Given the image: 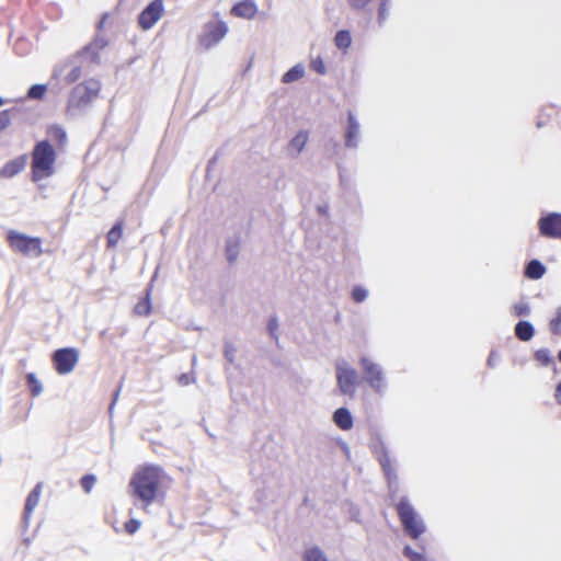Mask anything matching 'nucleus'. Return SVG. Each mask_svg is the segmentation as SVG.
Segmentation results:
<instances>
[{"instance_id":"nucleus-1","label":"nucleus","mask_w":561,"mask_h":561,"mask_svg":"<svg viewBox=\"0 0 561 561\" xmlns=\"http://www.w3.org/2000/svg\"><path fill=\"white\" fill-rule=\"evenodd\" d=\"M163 470L157 465H146L134 473L129 481L133 496L146 505H150L157 497Z\"/></svg>"},{"instance_id":"nucleus-2","label":"nucleus","mask_w":561,"mask_h":561,"mask_svg":"<svg viewBox=\"0 0 561 561\" xmlns=\"http://www.w3.org/2000/svg\"><path fill=\"white\" fill-rule=\"evenodd\" d=\"M369 448L375 459L379 463L382 474L386 479L388 497L392 503L396 502L397 504L399 501V476L390 458L388 446L380 433H375L371 436Z\"/></svg>"},{"instance_id":"nucleus-3","label":"nucleus","mask_w":561,"mask_h":561,"mask_svg":"<svg viewBox=\"0 0 561 561\" xmlns=\"http://www.w3.org/2000/svg\"><path fill=\"white\" fill-rule=\"evenodd\" d=\"M31 180L37 183L55 173L57 153L49 139L35 142L31 152Z\"/></svg>"},{"instance_id":"nucleus-4","label":"nucleus","mask_w":561,"mask_h":561,"mask_svg":"<svg viewBox=\"0 0 561 561\" xmlns=\"http://www.w3.org/2000/svg\"><path fill=\"white\" fill-rule=\"evenodd\" d=\"M396 511L404 534L417 540L425 531L426 525L423 518L415 511L408 496H401L396 505Z\"/></svg>"},{"instance_id":"nucleus-5","label":"nucleus","mask_w":561,"mask_h":561,"mask_svg":"<svg viewBox=\"0 0 561 561\" xmlns=\"http://www.w3.org/2000/svg\"><path fill=\"white\" fill-rule=\"evenodd\" d=\"M101 90L99 80L90 79L78 83L70 91L67 102V113L69 115H78L87 108L92 100L98 96Z\"/></svg>"},{"instance_id":"nucleus-6","label":"nucleus","mask_w":561,"mask_h":561,"mask_svg":"<svg viewBox=\"0 0 561 561\" xmlns=\"http://www.w3.org/2000/svg\"><path fill=\"white\" fill-rule=\"evenodd\" d=\"M359 365L364 381L379 396L387 390V380L382 367L367 356H360Z\"/></svg>"},{"instance_id":"nucleus-7","label":"nucleus","mask_w":561,"mask_h":561,"mask_svg":"<svg viewBox=\"0 0 561 561\" xmlns=\"http://www.w3.org/2000/svg\"><path fill=\"white\" fill-rule=\"evenodd\" d=\"M335 378L339 391L353 398L359 385L358 373L345 360L335 363Z\"/></svg>"},{"instance_id":"nucleus-8","label":"nucleus","mask_w":561,"mask_h":561,"mask_svg":"<svg viewBox=\"0 0 561 561\" xmlns=\"http://www.w3.org/2000/svg\"><path fill=\"white\" fill-rule=\"evenodd\" d=\"M7 242L12 250L20 252L24 255L38 256L42 254V240L38 237H31L28 234L10 230L7 233Z\"/></svg>"},{"instance_id":"nucleus-9","label":"nucleus","mask_w":561,"mask_h":561,"mask_svg":"<svg viewBox=\"0 0 561 561\" xmlns=\"http://www.w3.org/2000/svg\"><path fill=\"white\" fill-rule=\"evenodd\" d=\"M79 360V351L76 347H60L53 352L51 362L59 375L70 374Z\"/></svg>"},{"instance_id":"nucleus-10","label":"nucleus","mask_w":561,"mask_h":561,"mask_svg":"<svg viewBox=\"0 0 561 561\" xmlns=\"http://www.w3.org/2000/svg\"><path fill=\"white\" fill-rule=\"evenodd\" d=\"M228 33L225 21L209 22L205 25L203 34L198 36V43L205 49L216 46Z\"/></svg>"},{"instance_id":"nucleus-11","label":"nucleus","mask_w":561,"mask_h":561,"mask_svg":"<svg viewBox=\"0 0 561 561\" xmlns=\"http://www.w3.org/2000/svg\"><path fill=\"white\" fill-rule=\"evenodd\" d=\"M540 236L550 239H561V213H543L537 222Z\"/></svg>"},{"instance_id":"nucleus-12","label":"nucleus","mask_w":561,"mask_h":561,"mask_svg":"<svg viewBox=\"0 0 561 561\" xmlns=\"http://www.w3.org/2000/svg\"><path fill=\"white\" fill-rule=\"evenodd\" d=\"M164 12L163 0H151L138 14V25L148 31L161 19Z\"/></svg>"},{"instance_id":"nucleus-13","label":"nucleus","mask_w":561,"mask_h":561,"mask_svg":"<svg viewBox=\"0 0 561 561\" xmlns=\"http://www.w3.org/2000/svg\"><path fill=\"white\" fill-rule=\"evenodd\" d=\"M108 45V41L104 35L100 33L95 34L93 39L84 45L81 49L76 53L77 57H83L91 64L100 65L101 56L100 53Z\"/></svg>"},{"instance_id":"nucleus-14","label":"nucleus","mask_w":561,"mask_h":561,"mask_svg":"<svg viewBox=\"0 0 561 561\" xmlns=\"http://www.w3.org/2000/svg\"><path fill=\"white\" fill-rule=\"evenodd\" d=\"M278 467L277 460L267 458L266 460L263 459L262 456L259 457V459H254L252 461V465L250 467V473L255 478H261L263 480V483L265 482V477L274 474Z\"/></svg>"},{"instance_id":"nucleus-15","label":"nucleus","mask_w":561,"mask_h":561,"mask_svg":"<svg viewBox=\"0 0 561 561\" xmlns=\"http://www.w3.org/2000/svg\"><path fill=\"white\" fill-rule=\"evenodd\" d=\"M360 126L352 111L347 113V125L344 134V145L348 149H355L359 142Z\"/></svg>"},{"instance_id":"nucleus-16","label":"nucleus","mask_w":561,"mask_h":561,"mask_svg":"<svg viewBox=\"0 0 561 561\" xmlns=\"http://www.w3.org/2000/svg\"><path fill=\"white\" fill-rule=\"evenodd\" d=\"M27 154L23 153L14 159H11L7 161L1 168H0V178L1 179H12L19 173H21L26 164H27Z\"/></svg>"},{"instance_id":"nucleus-17","label":"nucleus","mask_w":561,"mask_h":561,"mask_svg":"<svg viewBox=\"0 0 561 561\" xmlns=\"http://www.w3.org/2000/svg\"><path fill=\"white\" fill-rule=\"evenodd\" d=\"M41 493L42 482H38L26 496L22 514V523L24 525V528L28 527L32 513L39 502Z\"/></svg>"},{"instance_id":"nucleus-18","label":"nucleus","mask_w":561,"mask_h":561,"mask_svg":"<svg viewBox=\"0 0 561 561\" xmlns=\"http://www.w3.org/2000/svg\"><path fill=\"white\" fill-rule=\"evenodd\" d=\"M257 12V5L254 0H240L231 8V14L242 19H253Z\"/></svg>"},{"instance_id":"nucleus-19","label":"nucleus","mask_w":561,"mask_h":561,"mask_svg":"<svg viewBox=\"0 0 561 561\" xmlns=\"http://www.w3.org/2000/svg\"><path fill=\"white\" fill-rule=\"evenodd\" d=\"M332 421L341 431H350L354 426V417L346 407L337 408L332 414Z\"/></svg>"},{"instance_id":"nucleus-20","label":"nucleus","mask_w":561,"mask_h":561,"mask_svg":"<svg viewBox=\"0 0 561 561\" xmlns=\"http://www.w3.org/2000/svg\"><path fill=\"white\" fill-rule=\"evenodd\" d=\"M156 276H157V272L154 273L150 283L146 286L144 297L140 298L134 307V312L138 316H149L151 313V310H152L151 293H152V287H153L152 282L154 280Z\"/></svg>"},{"instance_id":"nucleus-21","label":"nucleus","mask_w":561,"mask_h":561,"mask_svg":"<svg viewBox=\"0 0 561 561\" xmlns=\"http://www.w3.org/2000/svg\"><path fill=\"white\" fill-rule=\"evenodd\" d=\"M547 272L546 265L538 259L529 260L524 267V276L531 280H538Z\"/></svg>"},{"instance_id":"nucleus-22","label":"nucleus","mask_w":561,"mask_h":561,"mask_svg":"<svg viewBox=\"0 0 561 561\" xmlns=\"http://www.w3.org/2000/svg\"><path fill=\"white\" fill-rule=\"evenodd\" d=\"M514 333L519 341L528 342L535 336L536 329L530 321L520 319L514 327Z\"/></svg>"},{"instance_id":"nucleus-23","label":"nucleus","mask_w":561,"mask_h":561,"mask_svg":"<svg viewBox=\"0 0 561 561\" xmlns=\"http://www.w3.org/2000/svg\"><path fill=\"white\" fill-rule=\"evenodd\" d=\"M240 252V238H229L225 243V253L227 261L232 264L237 261Z\"/></svg>"},{"instance_id":"nucleus-24","label":"nucleus","mask_w":561,"mask_h":561,"mask_svg":"<svg viewBox=\"0 0 561 561\" xmlns=\"http://www.w3.org/2000/svg\"><path fill=\"white\" fill-rule=\"evenodd\" d=\"M305 66L302 64H296L284 72L282 76V82L285 84L296 82L305 76Z\"/></svg>"},{"instance_id":"nucleus-25","label":"nucleus","mask_w":561,"mask_h":561,"mask_svg":"<svg viewBox=\"0 0 561 561\" xmlns=\"http://www.w3.org/2000/svg\"><path fill=\"white\" fill-rule=\"evenodd\" d=\"M534 358L543 367H549V366L553 365V371L556 374L558 373L554 359H553L550 351L547 347H541V348L535 351Z\"/></svg>"},{"instance_id":"nucleus-26","label":"nucleus","mask_w":561,"mask_h":561,"mask_svg":"<svg viewBox=\"0 0 561 561\" xmlns=\"http://www.w3.org/2000/svg\"><path fill=\"white\" fill-rule=\"evenodd\" d=\"M123 228H124L123 221L117 220L112 226V228L108 230V232L106 234V242H107L108 248H113L118 243V240L121 239V237L123 234Z\"/></svg>"},{"instance_id":"nucleus-27","label":"nucleus","mask_w":561,"mask_h":561,"mask_svg":"<svg viewBox=\"0 0 561 561\" xmlns=\"http://www.w3.org/2000/svg\"><path fill=\"white\" fill-rule=\"evenodd\" d=\"M334 45L341 49L346 50L351 47L352 44V35L348 30H339L334 35Z\"/></svg>"},{"instance_id":"nucleus-28","label":"nucleus","mask_w":561,"mask_h":561,"mask_svg":"<svg viewBox=\"0 0 561 561\" xmlns=\"http://www.w3.org/2000/svg\"><path fill=\"white\" fill-rule=\"evenodd\" d=\"M25 381L32 397H38L43 392V385L35 373H27Z\"/></svg>"},{"instance_id":"nucleus-29","label":"nucleus","mask_w":561,"mask_h":561,"mask_svg":"<svg viewBox=\"0 0 561 561\" xmlns=\"http://www.w3.org/2000/svg\"><path fill=\"white\" fill-rule=\"evenodd\" d=\"M309 134L307 130H299L289 141V147L296 149L300 153L308 141Z\"/></svg>"},{"instance_id":"nucleus-30","label":"nucleus","mask_w":561,"mask_h":561,"mask_svg":"<svg viewBox=\"0 0 561 561\" xmlns=\"http://www.w3.org/2000/svg\"><path fill=\"white\" fill-rule=\"evenodd\" d=\"M9 110H16L18 113L11 115V122L18 125L31 123V112L23 106H12Z\"/></svg>"},{"instance_id":"nucleus-31","label":"nucleus","mask_w":561,"mask_h":561,"mask_svg":"<svg viewBox=\"0 0 561 561\" xmlns=\"http://www.w3.org/2000/svg\"><path fill=\"white\" fill-rule=\"evenodd\" d=\"M48 136L59 145H64L67 140V133L64 127L55 124L48 127Z\"/></svg>"},{"instance_id":"nucleus-32","label":"nucleus","mask_w":561,"mask_h":561,"mask_svg":"<svg viewBox=\"0 0 561 561\" xmlns=\"http://www.w3.org/2000/svg\"><path fill=\"white\" fill-rule=\"evenodd\" d=\"M304 561H329V559L320 547L313 546L305 551Z\"/></svg>"},{"instance_id":"nucleus-33","label":"nucleus","mask_w":561,"mask_h":561,"mask_svg":"<svg viewBox=\"0 0 561 561\" xmlns=\"http://www.w3.org/2000/svg\"><path fill=\"white\" fill-rule=\"evenodd\" d=\"M47 92V85L44 83L32 84L27 92L26 98L30 100H43Z\"/></svg>"},{"instance_id":"nucleus-34","label":"nucleus","mask_w":561,"mask_h":561,"mask_svg":"<svg viewBox=\"0 0 561 561\" xmlns=\"http://www.w3.org/2000/svg\"><path fill=\"white\" fill-rule=\"evenodd\" d=\"M391 0H379L378 12H377V23L380 27H382L388 20L389 9H390Z\"/></svg>"},{"instance_id":"nucleus-35","label":"nucleus","mask_w":561,"mask_h":561,"mask_svg":"<svg viewBox=\"0 0 561 561\" xmlns=\"http://www.w3.org/2000/svg\"><path fill=\"white\" fill-rule=\"evenodd\" d=\"M76 58H77V56L75 54L72 56L67 57L65 60L60 61L59 64L55 65V67L53 69L51 78L58 79L68 67L72 66L75 64Z\"/></svg>"},{"instance_id":"nucleus-36","label":"nucleus","mask_w":561,"mask_h":561,"mask_svg":"<svg viewBox=\"0 0 561 561\" xmlns=\"http://www.w3.org/2000/svg\"><path fill=\"white\" fill-rule=\"evenodd\" d=\"M368 297V290L362 285L353 286L351 290V298L354 302L360 304Z\"/></svg>"},{"instance_id":"nucleus-37","label":"nucleus","mask_w":561,"mask_h":561,"mask_svg":"<svg viewBox=\"0 0 561 561\" xmlns=\"http://www.w3.org/2000/svg\"><path fill=\"white\" fill-rule=\"evenodd\" d=\"M402 554L409 559V561H427L424 553L415 551L410 545H404Z\"/></svg>"},{"instance_id":"nucleus-38","label":"nucleus","mask_w":561,"mask_h":561,"mask_svg":"<svg viewBox=\"0 0 561 561\" xmlns=\"http://www.w3.org/2000/svg\"><path fill=\"white\" fill-rule=\"evenodd\" d=\"M549 330L553 335H561V306L556 309L554 317L549 321Z\"/></svg>"},{"instance_id":"nucleus-39","label":"nucleus","mask_w":561,"mask_h":561,"mask_svg":"<svg viewBox=\"0 0 561 561\" xmlns=\"http://www.w3.org/2000/svg\"><path fill=\"white\" fill-rule=\"evenodd\" d=\"M14 113H18V111L9 108L0 111V134L12 124L11 115Z\"/></svg>"},{"instance_id":"nucleus-40","label":"nucleus","mask_w":561,"mask_h":561,"mask_svg":"<svg viewBox=\"0 0 561 561\" xmlns=\"http://www.w3.org/2000/svg\"><path fill=\"white\" fill-rule=\"evenodd\" d=\"M278 327H279V321H278L277 316L276 314L271 316L268 318L266 329H267V332L271 335V337L273 340H275L276 342L278 341Z\"/></svg>"},{"instance_id":"nucleus-41","label":"nucleus","mask_w":561,"mask_h":561,"mask_svg":"<svg viewBox=\"0 0 561 561\" xmlns=\"http://www.w3.org/2000/svg\"><path fill=\"white\" fill-rule=\"evenodd\" d=\"M96 482V476L87 473L80 479V485L85 493H90Z\"/></svg>"},{"instance_id":"nucleus-42","label":"nucleus","mask_w":561,"mask_h":561,"mask_svg":"<svg viewBox=\"0 0 561 561\" xmlns=\"http://www.w3.org/2000/svg\"><path fill=\"white\" fill-rule=\"evenodd\" d=\"M236 353H237L236 346L231 342L226 341L225 344H224V356H225V359L229 364H233L234 363Z\"/></svg>"},{"instance_id":"nucleus-43","label":"nucleus","mask_w":561,"mask_h":561,"mask_svg":"<svg viewBox=\"0 0 561 561\" xmlns=\"http://www.w3.org/2000/svg\"><path fill=\"white\" fill-rule=\"evenodd\" d=\"M340 149L341 145L335 138H330L324 146L325 153L330 158L337 154L340 152Z\"/></svg>"},{"instance_id":"nucleus-44","label":"nucleus","mask_w":561,"mask_h":561,"mask_svg":"<svg viewBox=\"0 0 561 561\" xmlns=\"http://www.w3.org/2000/svg\"><path fill=\"white\" fill-rule=\"evenodd\" d=\"M530 311L528 302H518L513 306V314L515 317H527L530 314Z\"/></svg>"},{"instance_id":"nucleus-45","label":"nucleus","mask_w":561,"mask_h":561,"mask_svg":"<svg viewBox=\"0 0 561 561\" xmlns=\"http://www.w3.org/2000/svg\"><path fill=\"white\" fill-rule=\"evenodd\" d=\"M310 68H311L314 72H317V73H319V75H321V76H323V75H325V73H327V67H325V64H324L323 59H322L320 56H318L317 58H314V59H312V60H311V62H310Z\"/></svg>"},{"instance_id":"nucleus-46","label":"nucleus","mask_w":561,"mask_h":561,"mask_svg":"<svg viewBox=\"0 0 561 561\" xmlns=\"http://www.w3.org/2000/svg\"><path fill=\"white\" fill-rule=\"evenodd\" d=\"M81 77V67L80 66H73L72 69L67 73L65 77V81L67 84L75 83L78 81Z\"/></svg>"},{"instance_id":"nucleus-47","label":"nucleus","mask_w":561,"mask_h":561,"mask_svg":"<svg viewBox=\"0 0 561 561\" xmlns=\"http://www.w3.org/2000/svg\"><path fill=\"white\" fill-rule=\"evenodd\" d=\"M141 526V522L137 518H130L124 524V529L127 534L134 535Z\"/></svg>"},{"instance_id":"nucleus-48","label":"nucleus","mask_w":561,"mask_h":561,"mask_svg":"<svg viewBox=\"0 0 561 561\" xmlns=\"http://www.w3.org/2000/svg\"><path fill=\"white\" fill-rule=\"evenodd\" d=\"M371 0H347V4L353 11L359 12L367 8Z\"/></svg>"},{"instance_id":"nucleus-49","label":"nucleus","mask_w":561,"mask_h":561,"mask_svg":"<svg viewBox=\"0 0 561 561\" xmlns=\"http://www.w3.org/2000/svg\"><path fill=\"white\" fill-rule=\"evenodd\" d=\"M255 499L263 506H266L268 504V502H270V499H268V495H267V492H266L265 489L256 490Z\"/></svg>"},{"instance_id":"nucleus-50","label":"nucleus","mask_w":561,"mask_h":561,"mask_svg":"<svg viewBox=\"0 0 561 561\" xmlns=\"http://www.w3.org/2000/svg\"><path fill=\"white\" fill-rule=\"evenodd\" d=\"M121 391H122V383H119V386L115 389V391L112 393V400H111V403L108 405V414L112 415L113 414V411H114V408H115V404L118 400V397L121 394Z\"/></svg>"},{"instance_id":"nucleus-51","label":"nucleus","mask_w":561,"mask_h":561,"mask_svg":"<svg viewBox=\"0 0 561 561\" xmlns=\"http://www.w3.org/2000/svg\"><path fill=\"white\" fill-rule=\"evenodd\" d=\"M221 154V149H217L215 154L208 160L207 167H206V175L209 176V173L211 169L216 165L219 156Z\"/></svg>"},{"instance_id":"nucleus-52","label":"nucleus","mask_w":561,"mask_h":561,"mask_svg":"<svg viewBox=\"0 0 561 561\" xmlns=\"http://www.w3.org/2000/svg\"><path fill=\"white\" fill-rule=\"evenodd\" d=\"M499 357L500 356L496 351H491L486 359V365L493 368L495 366V360L499 359Z\"/></svg>"},{"instance_id":"nucleus-53","label":"nucleus","mask_w":561,"mask_h":561,"mask_svg":"<svg viewBox=\"0 0 561 561\" xmlns=\"http://www.w3.org/2000/svg\"><path fill=\"white\" fill-rule=\"evenodd\" d=\"M110 18V13L107 12H104L102 15H101V19L99 20V22L96 23V31L98 32H101L103 28H104V25L107 21V19Z\"/></svg>"},{"instance_id":"nucleus-54","label":"nucleus","mask_w":561,"mask_h":561,"mask_svg":"<svg viewBox=\"0 0 561 561\" xmlns=\"http://www.w3.org/2000/svg\"><path fill=\"white\" fill-rule=\"evenodd\" d=\"M178 380H179V383H180V385H182V386H187V385H190V383L193 381V378H192V377H190V375H188V374H181V375L179 376V379H178Z\"/></svg>"},{"instance_id":"nucleus-55","label":"nucleus","mask_w":561,"mask_h":561,"mask_svg":"<svg viewBox=\"0 0 561 561\" xmlns=\"http://www.w3.org/2000/svg\"><path fill=\"white\" fill-rule=\"evenodd\" d=\"M554 400L556 402L561 405V379L558 381L554 388Z\"/></svg>"},{"instance_id":"nucleus-56","label":"nucleus","mask_w":561,"mask_h":561,"mask_svg":"<svg viewBox=\"0 0 561 561\" xmlns=\"http://www.w3.org/2000/svg\"><path fill=\"white\" fill-rule=\"evenodd\" d=\"M350 514L352 516V519L356 520L357 523L360 522L359 518H358L360 513H359V510H358L357 506L352 505L351 508H350Z\"/></svg>"},{"instance_id":"nucleus-57","label":"nucleus","mask_w":561,"mask_h":561,"mask_svg":"<svg viewBox=\"0 0 561 561\" xmlns=\"http://www.w3.org/2000/svg\"><path fill=\"white\" fill-rule=\"evenodd\" d=\"M317 210H318L319 215H321V216L328 215V206L319 205L317 207Z\"/></svg>"},{"instance_id":"nucleus-58","label":"nucleus","mask_w":561,"mask_h":561,"mask_svg":"<svg viewBox=\"0 0 561 561\" xmlns=\"http://www.w3.org/2000/svg\"><path fill=\"white\" fill-rule=\"evenodd\" d=\"M341 446L343 448V451L348 456L350 455V447L345 442H341Z\"/></svg>"},{"instance_id":"nucleus-59","label":"nucleus","mask_w":561,"mask_h":561,"mask_svg":"<svg viewBox=\"0 0 561 561\" xmlns=\"http://www.w3.org/2000/svg\"><path fill=\"white\" fill-rule=\"evenodd\" d=\"M8 103H9V100H7V99H4V98H2V96L0 95V107H1V106H3V105H5V104H8Z\"/></svg>"},{"instance_id":"nucleus-60","label":"nucleus","mask_w":561,"mask_h":561,"mask_svg":"<svg viewBox=\"0 0 561 561\" xmlns=\"http://www.w3.org/2000/svg\"><path fill=\"white\" fill-rule=\"evenodd\" d=\"M557 357H558V360L561 363V350L558 352Z\"/></svg>"},{"instance_id":"nucleus-61","label":"nucleus","mask_w":561,"mask_h":561,"mask_svg":"<svg viewBox=\"0 0 561 561\" xmlns=\"http://www.w3.org/2000/svg\"><path fill=\"white\" fill-rule=\"evenodd\" d=\"M206 111V108H203L199 111V113L197 115H201L202 113H204Z\"/></svg>"}]
</instances>
